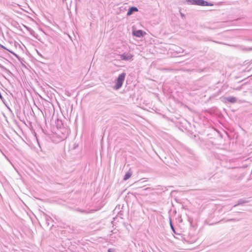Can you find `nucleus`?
Masks as SVG:
<instances>
[{"label":"nucleus","mask_w":252,"mask_h":252,"mask_svg":"<svg viewBox=\"0 0 252 252\" xmlns=\"http://www.w3.org/2000/svg\"><path fill=\"white\" fill-rule=\"evenodd\" d=\"M126 75V74L125 73H122L118 76L116 80L115 85L114 87V88L115 90H118L122 86Z\"/></svg>","instance_id":"f257e3e1"},{"label":"nucleus","mask_w":252,"mask_h":252,"mask_svg":"<svg viewBox=\"0 0 252 252\" xmlns=\"http://www.w3.org/2000/svg\"><path fill=\"white\" fill-rule=\"evenodd\" d=\"M188 1L191 4H197L198 5L204 6L209 5L208 2L203 0H188Z\"/></svg>","instance_id":"f03ea898"},{"label":"nucleus","mask_w":252,"mask_h":252,"mask_svg":"<svg viewBox=\"0 0 252 252\" xmlns=\"http://www.w3.org/2000/svg\"><path fill=\"white\" fill-rule=\"evenodd\" d=\"M132 34L135 36L140 37L144 36L146 34V33L142 30H137L133 31Z\"/></svg>","instance_id":"7ed1b4c3"},{"label":"nucleus","mask_w":252,"mask_h":252,"mask_svg":"<svg viewBox=\"0 0 252 252\" xmlns=\"http://www.w3.org/2000/svg\"><path fill=\"white\" fill-rule=\"evenodd\" d=\"M121 59L122 60H131L133 56L130 54H122L120 56Z\"/></svg>","instance_id":"20e7f679"},{"label":"nucleus","mask_w":252,"mask_h":252,"mask_svg":"<svg viewBox=\"0 0 252 252\" xmlns=\"http://www.w3.org/2000/svg\"><path fill=\"white\" fill-rule=\"evenodd\" d=\"M137 11H138V9L136 7H131L129 9V10L127 13V15L129 16L133 12H136Z\"/></svg>","instance_id":"39448f33"},{"label":"nucleus","mask_w":252,"mask_h":252,"mask_svg":"<svg viewBox=\"0 0 252 252\" xmlns=\"http://www.w3.org/2000/svg\"><path fill=\"white\" fill-rule=\"evenodd\" d=\"M131 175L132 173L131 172L128 171L126 172L124 176V180L125 181L127 180L131 176Z\"/></svg>","instance_id":"423d86ee"},{"label":"nucleus","mask_w":252,"mask_h":252,"mask_svg":"<svg viewBox=\"0 0 252 252\" xmlns=\"http://www.w3.org/2000/svg\"><path fill=\"white\" fill-rule=\"evenodd\" d=\"M227 99L228 101L231 103H234L236 101V98L233 96L230 97L228 98Z\"/></svg>","instance_id":"0eeeda50"}]
</instances>
